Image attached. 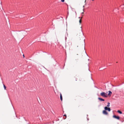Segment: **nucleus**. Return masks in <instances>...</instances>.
<instances>
[{"label":"nucleus","instance_id":"obj_24","mask_svg":"<svg viewBox=\"0 0 124 124\" xmlns=\"http://www.w3.org/2000/svg\"><path fill=\"white\" fill-rule=\"evenodd\" d=\"M78 18H80V17H78Z\"/></svg>","mask_w":124,"mask_h":124},{"label":"nucleus","instance_id":"obj_6","mask_svg":"<svg viewBox=\"0 0 124 124\" xmlns=\"http://www.w3.org/2000/svg\"><path fill=\"white\" fill-rule=\"evenodd\" d=\"M108 95H111V94L112 93L110 91H109L108 92Z\"/></svg>","mask_w":124,"mask_h":124},{"label":"nucleus","instance_id":"obj_30","mask_svg":"<svg viewBox=\"0 0 124 124\" xmlns=\"http://www.w3.org/2000/svg\"><path fill=\"white\" fill-rule=\"evenodd\" d=\"M11 103H12V102H11Z\"/></svg>","mask_w":124,"mask_h":124},{"label":"nucleus","instance_id":"obj_14","mask_svg":"<svg viewBox=\"0 0 124 124\" xmlns=\"http://www.w3.org/2000/svg\"><path fill=\"white\" fill-rule=\"evenodd\" d=\"M66 39H67V37H66V36H65V39L66 40Z\"/></svg>","mask_w":124,"mask_h":124},{"label":"nucleus","instance_id":"obj_4","mask_svg":"<svg viewBox=\"0 0 124 124\" xmlns=\"http://www.w3.org/2000/svg\"><path fill=\"white\" fill-rule=\"evenodd\" d=\"M103 114L105 115H107L108 114V113L107 112L106 109H104V110L103 111Z\"/></svg>","mask_w":124,"mask_h":124},{"label":"nucleus","instance_id":"obj_12","mask_svg":"<svg viewBox=\"0 0 124 124\" xmlns=\"http://www.w3.org/2000/svg\"><path fill=\"white\" fill-rule=\"evenodd\" d=\"M79 23H80V24L81 23V19H80L79 20Z\"/></svg>","mask_w":124,"mask_h":124},{"label":"nucleus","instance_id":"obj_28","mask_svg":"<svg viewBox=\"0 0 124 124\" xmlns=\"http://www.w3.org/2000/svg\"><path fill=\"white\" fill-rule=\"evenodd\" d=\"M9 98L10 99V98H9Z\"/></svg>","mask_w":124,"mask_h":124},{"label":"nucleus","instance_id":"obj_16","mask_svg":"<svg viewBox=\"0 0 124 124\" xmlns=\"http://www.w3.org/2000/svg\"><path fill=\"white\" fill-rule=\"evenodd\" d=\"M63 116H66V114H65L64 115H63Z\"/></svg>","mask_w":124,"mask_h":124},{"label":"nucleus","instance_id":"obj_25","mask_svg":"<svg viewBox=\"0 0 124 124\" xmlns=\"http://www.w3.org/2000/svg\"><path fill=\"white\" fill-rule=\"evenodd\" d=\"M8 94V96H9V95Z\"/></svg>","mask_w":124,"mask_h":124},{"label":"nucleus","instance_id":"obj_17","mask_svg":"<svg viewBox=\"0 0 124 124\" xmlns=\"http://www.w3.org/2000/svg\"><path fill=\"white\" fill-rule=\"evenodd\" d=\"M23 57L24 58V55L23 54Z\"/></svg>","mask_w":124,"mask_h":124},{"label":"nucleus","instance_id":"obj_29","mask_svg":"<svg viewBox=\"0 0 124 124\" xmlns=\"http://www.w3.org/2000/svg\"><path fill=\"white\" fill-rule=\"evenodd\" d=\"M92 1H93L94 0H92Z\"/></svg>","mask_w":124,"mask_h":124},{"label":"nucleus","instance_id":"obj_13","mask_svg":"<svg viewBox=\"0 0 124 124\" xmlns=\"http://www.w3.org/2000/svg\"><path fill=\"white\" fill-rule=\"evenodd\" d=\"M61 1L62 2H63L64 1V0H61Z\"/></svg>","mask_w":124,"mask_h":124},{"label":"nucleus","instance_id":"obj_10","mask_svg":"<svg viewBox=\"0 0 124 124\" xmlns=\"http://www.w3.org/2000/svg\"><path fill=\"white\" fill-rule=\"evenodd\" d=\"M110 103L109 102H108V104L107 105V107H109L110 106Z\"/></svg>","mask_w":124,"mask_h":124},{"label":"nucleus","instance_id":"obj_1","mask_svg":"<svg viewBox=\"0 0 124 124\" xmlns=\"http://www.w3.org/2000/svg\"><path fill=\"white\" fill-rule=\"evenodd\" d=\"M100 95L102 96L107 98L108 97V96L107 94L104 92H102L100 93Z\"/></svg>","mask_w":124,"mask_h":124},{"label":"nucleus","instance_id":"obj_5","mask_svg":"<svg viewBox=\"0 0 124 124\" xmlns=\"http://www.w3.org/2000/svg\"><path fill=\"white\" fill-rule=\"evenodd\" d=\"M98 99L101 101H104V99L100 97H99Z\"/></svg>","mask_w":124,"mask_h":124},{"label":"nucleus","instance_id":"obj_23","mask_svg":"<svg viewBox=\"0 0 124 124\" xmlns=\"http://www.w3.org/2000/svg\"><path fill=\"white\" fill-rule=\"evenodd\" d=\"M83 8H84V6H83Z\"/></svg>","mask_w":124,"mask_h":124},{"label":"nucleus","instance_id":"obj_3","mask_svg":"<svg viewBox=\"0 0 124 124\" xmlns=\"http://www.w3.org/2000/svg\"><path fill=\"white\" fill-rule=\"evenodd\" d=\"M113 117L118 120H119L120 119L119 116H116L115 115L113 116Z\"/></svg>","mask_w":124,"mask_h":124},{"label":"nucleus","instance_id":"obj_22","mask_svg":"<svg viewBox=\"0 0 124 124\" xmlns=\"http://www.w3.org/2000/svg\"><path fill=\"white\" fill-rule=\"evenodd\" d=\"M95 87H96V88H97V87H96V86H95Z\"/></svg>","mask_w":124,"mask_h":124},{"label":"nucleus","instance_id":"obj_19","mask_svg":"<svg viewBox=\"0 0 124 124\" xmlns=\"http://www.w3.org/2000/svg\"><path fill=\"white\" fill-rule=\"evenodd\" d=\"M75 13H76V15L77 14V13H76V11H75Z\"/></svg>","mask_w":124,"mask_h":124},{"label":"nucleus","instance_id":"obj_20","mask_svg":"<svg viewBox=\"0 0 124 124\" xmlns=\"http://www.w3.org/2000/svg\"><path fill=\"white\" fill-rule=\"evenodd\" d=\"M67 36H68V33H67Z\"/></svg>","mask_w":124,"mask_h":124},{"label":"nucleus","instance_id":"obj_11","mask_svg":"<svg viewBox=\"0 0 124 124\" xmlns=\"http://www.w3.org/2000/svg\"><path fill=\"white\" fill-rule=\"evenodd\" d=\"M3 87H4V88L5 90L6 88V87L4 84H3Z\"/></svg>","mask_w":124,"mask_h":124},{"label":"nucleus","instance_id":"obj_18","mask_svg":"<svg viewBox=\"0 0 124 124\" xmlns=\"http://www.w3.org/2000/svg\"><path fill=\"white\" fill-rule=\"evenodd\" d=\"M12 106H13V109H15L14 108V107H13V105H12Z\"/></svg>","mask_w":124,"mask_h":124},{"label":"nucleus","instance_id":"obj_2","mask_svg":"<svg viewBox=\"0 0 124 124\" xmlns=\"http://www.w3.org/2000/svg\"><path fill=\"white\" fill-rule=\"evenodd\" d=\"M104 109L108 110V111L110 112L111 111V109L110 108L108 107H105L104 108Z\"/></svg>","mask_w":124,"mask_h":124},{"label":"nucleus","instance_id":"obj_21","mask_svg":"<svg viewBox=\"0 0 124 124\" xmlns=\"http://www.w3.org/2000/svg\"><path fill=\"white\" fill-rule=\"evenodd\" d=\"M81 31L82 32V29H81Z\"/></svg>","mask_w":124,"mask_h":124},{"label":"nucleus","instance_id":"obj_9","mask_svg":"<svg viewBox=\"0 0 124 124\" xmlns=\"http://www.w3.org/2000/svg\"><path fill=\"white\" fill-rule=\"evenodd\" d=\"M117 112L118 113H119L121 114L122 113V112L120 110H118L117 111Z\"/></svg>","mask_w":124,"mask_h":124},{"label":"nucleus","instance_id":"obj_27","mask_svg":"<svg viewBox=\"0 0 124 124\" xmlns=\"http://www.w3.org/2000/svg\"><path fill=\"white\" fill-rule=\"evenodd\" d=\"M88 61H89V59H88Z\"/></svg>","mask_w":124,"mask_h":124},{"label":"nucleus","instance_id":"obj_15","mask_svg":"<svg viewBox=\"0 0 124 124\" xmlns=\"http://www.w3.org/2000/svg\"><path fill=\"white\" fill-rule=\"evenodd\" d=\"M87 121H88V120H89V118H87Z\"/></svg>","mask_w":124,"mask_h":124},{"label":"nucleus","instance_id":"obj_26","mask_svg":"<svg viewBox=\"0 0 124 124\" xmlns=\"http://www.w3.org/2000/svg\"><path fill=\"white\" fill-rule=\"evenodd\" d=\"M82 14H83V12H82Z\"/></svg>","mask_w":124,"mask_h":124},{"label":"nucleus","instance_id":"obj_7","mask_svg":"<svg viewBox=\"0 0 124 124\" xmlns=\"http://www.w3.org/2000/svg\"><path fill=\"white\" fill-rule=\"evenodd\" d=\"M120 7L122 9H124V4L121 6Z\"/></svg>","mask_w":124,"mask_h":124},{"label":"nucleus","instance_id":"obj_8","mask_svg":"<svg viewBox=\"0 0 124 124\" xmlns=\"http://www.w3.org/2000/svg\"><path fill=\"white\" fill-rule=\"evenodd\" d=\"M60 99L61 101H62V96L61 93L60 94Z\"/></svg>","mask_w":124,"mask_h":124}]
</instances>
